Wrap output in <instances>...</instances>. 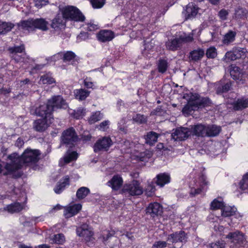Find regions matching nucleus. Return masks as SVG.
I'll return each mask as SVG.
<instances>
[{"label": "nucleus", "mask_w": 248, "mask_h": 248, "mask_svg": "<svg viewBox=\"0 0 248 248\" xmlns=\"http://www.w3.org/2000/svg\"><path fill=\"white\" fill-rule=\"evenodd\" d=\"M90 34L88 32L81 31L77 36V40L79 41H85L89 38Z\"/></svg>", "instance_id": "56"}, {"label": "nucleus", "mask_w": 248, "mask_h": 248, "mask_svg": "<svg viewBox=\"0 0 248 248\" xmlns=\"http://www.w3.org/2000/svg\"><path fill=\"white\" fill-rule=\"evenodd\" d=\"M14 27V24L11 22H2L0 24V34H5L11 31Z\"/></svg>", "instance_id": "38"}, {"label": "nucleus", "mask_w": 248, "mask_h": 248, "mask_svg": "<svg viewBox=\"0 0 248 248\" xmlns=\"http://www.w3.org/2000/svg\"><path fill=\"white\" fill-rule=\"evenodd\" d=\"M155 184V182H151L148 184L145 190V193L148 196H152L154 194L156 190Z\"/></svg>", "instance_id": "46"}, {"label": "nucleus", "mask_w": 248, "mask_h": 248, "mask_svg": "<svg viewBox=\"0 0 248 248\" xmlns=\"http://www.w3.org/2000/svg\"><path fill=\"white\" fill-rule=\"evenodd\" d=\"M233 55L236 59H238L245 56V52L241 48H236L233 49Z\"/></svg>", "instance_id": "54"}, {"label": "nucleus", "mask_w": 248, "mask_h": 248, "mask_svg": "<svg viewBox=\"0 0 248 248\" xmlns=\"http://www.w3.org/2000/svg\"><path fill=\"white\" fill-rule=\"evenodd\" d=\"M40 81L44 84H51L56 82L55 79L52 76V74L49 73L42 76L40 78Z\"/></svg>", "instance_id": "42"}, {"label": "nucleus", "mask_w": 248, "mask_h": 248, "mask_svg": "<svg viewBox=\"0 0 248 248\" xmlns=\"http://www.w3.org/2000/svg\"><path fill=\"white\" fill-rule=\"evenodd\" d=\"M146 213L154 219L155 217H160L162 216L163 208L162 205L158 202H154L150 203L145 209Z\"/></svg>", "instance_id": "9"}, {"label": "nucleus", "mask_w": 248, "mask_h": 248, "mask_svg": "<svg viewBox=\"0 0 248 248\" xmlns=\"http://www.w3.org/2000/svg\"><path fill=\"white\" fill-rule=\"evenodd\" d=\"M42 119H38L35 120L33 123V128L37 132H43L45 131L48 127L47 121H50L53 118H45L44 116H40Z\"/></svg>", "instance_id": "13"}, {"label": "nucleus", "mask_w": 248, "mask_h": 248, "mask_svg": "<svg viewBox=\"0 0 248 248\" xmlns=\"http://www.w3.org/2000/svg\"><path fill=\"white\" fill-rule=\"evenodd\" d=\"M229 14L228 12L225 9H221L218 12V16L220 19L222 20H225L227 18V16Z\"/></svg>", "instance_id": "62"}, {"label": "nucleus", "mask_w": 248, "mask_h": 248, "mask_svg": "<svg viewBox=\"0 0 248 248\" xmlns=\"http://www.w3.org/2000/svg\"><path fill=\"white\" fill-rule=\"evenodd\" d=\"M156 180L155 181V184L162 187L165 185L168 184L170 182L171 178L167 173H160L157 174L155 177Z\"/></svg>", "instance_id": "20"}, {"label": "nucleus", "mask_w": 248, "mask_h": 248, "mask_svg": "<svg viewBox=\"0 0 248 248\" xmlns=\"http://www.w3.org/2000/svg\"><path fill=\"white\" fill-rule=\"evenodd\" d=\"M113 145V141L109 137L104 136L99 138L93 146V151L98 153L100 151H108Z\"/></svg>", "instance_id": "8"}, {"label": "nucleus", "mask_w": 248, "mask_h": 248, "mask_svg": "<svg viewBox=\"0 0 248 248\" xmlns=\"http://www.w3.org/2000/svg\"><path fill=\"white\" fill-rule=\"evenodd\" d=\"M187 234L183 230L175 232L168 235L167 241L173 243H185L187 239Z\"/></svg>", "instance_id": "12"}, {"label": "nucleus", "mask_w": 248, "mask_h": 248, "mask_svg": "<svg viewBox=\"0 0 248 248\" xmlns=\"http://www.w3.org/2000/svg\"><path fill=\"white\" fill-rule=\"evenodd\" d=\"M7 51L10 58L17 63L21 62L23 59L22 56L18 55V53L25 52V46L24 44H21L19 46H10L8 48Z\"/></svg>", "instance_id": "10"}, {"label": "nucleus", "mask_w": 248, "mask_h": 248, "mask_svg": "<svg viewBox=\"0 0 248 248\" xmlns=\"http://www.w3.org/2000/svg\"><path fill=\"white\" fill-rule=\"evenodd\" d=\"M89 1L93 9H100L106 3V0H89Z\"/></svg>", "instance_id": "48"}, {"label": "nucleus", "mask_w": 248, "mask_h": 248, "mask_svg": "<svg viewBox=\"0 0 248 248\" xmlns=\"http://www.w3.org/2000/svg\"><path fill=\"white\" fill-rule=\"evenodd\" d=\"M217 50L214 46L210 47L206 50V55L208 59H213L217 56Z\"/></svg>", "instance_id": "50"}, {"label": "nucleus", "mask_w": 248, "mask_h": 248, "mask_svg": "<svg viewBox=\"0 0 248 248\" xmlns=\"http://www.w3.org/2000/svg\"><path fill=\"white\" fill-rule=\"evenodd\" d=\"M86 25L87 26V27H85V29L89 31H93L97 30L99 28L97 25L91 22L90 23H87L86 24Z\"/></svg>", "instance_id": "58"}, {"label": "nucleus", "mask_w": 248, "mask_h": 248, "mask_svg": "<svg viewBox=\"0 0 248 248\" xmlns=\"http://www.w3.org/2000/svg\"><path fill=\"white\" fill-rule=\"evenodd\" d=\"M233 109L235 110H241L248 108V98H238L232 104Z\"/></svg>", "instance_id": "28"}, {"label": "nucleus", "mask_w": 248, "mask_h": 248, "mask_svg": "<svg viewBox=\"0 0 248 248\" xmlns=\"http://www.w3.org/2000/svg\"><path fill=\"white\" fill-rule=\"evenodd\" d=\"M8 159L11 161L6 163L5 169L8 172H14L22 168L23 163L17 154L14 153L8 156Z\"/></svg>", "instance_id": "7"}, {"label": "nucleus", "mask_w": 248, "mask_h": 248, "mask_svg": "<svg viewBox=\"0 0 248 248\" xmlns=\"http://www.w3.org/2000/svg\"><path fill=\"white\" fill-rule=\"evenodd\" d=\"M98 40L101 42H109L115 37L114 33L110 30H102L96 34Z\"/></svg>", "instance_id": "15"}, {"label": "nucleus", "mask_w": 248, "mask_h": 248, "mask_svg": "<svg viewBox=\"0 0 248 248\" xmlns=\"http://www.w3.org/2000/svg\"><path fill=\"white\" fill-rule=\"evenodd\" d=\"M206 126L202 124H197L192 126L190 129L191 136L203 138L206 137Z\"/></svg>", "instance_id": "19"}, {"label": "nucleus", "mask_w": 248, "mask_h": 248, "mask_svg": "<svg viewBox=\"0 0 248 248\" xmlns=\"http://www.w3.org/2000/svg\"><path fill=\"white\" fill-rule=\"evenodd\" d=\"M168 62L166 60L160 59L157 64V70L161 74L165 73L168 68Z\"/></svg>", "instance_id": "39"}, {"label": "nucleus", "mask_w": 248, "mask_h": 248, "mask_svg": "<svg viewBox=\"0 0 248 248\" xmlns=\"http://www.w3.org/2000/svg\"><path fill=\"white\" fill-rule=\"evenodd\" d=\"M237 211L234 206H232L225 203L221 211V216L224 217H230L235 215Z\"/></svg>", "instance_id": "27"}, {"label": "nucleus", "mask_w": 248, "mask_h": 248, "mask_svg": "<svg viewBox=\"0 0 248 248\" xmlns=\"http://www.w3.org/2000/svg\"><path fill=\"white\" fill-rule=\"evenodd\" d=\"M232 86L231 82H227L223 85H221L217 87V94H221L228 92L230 90Z\"/></svg>", "instance_id": "45"}, {"label": "nucleus", "mask_w": 248, "mask_h": 248, "mask_svg": "<svg viewBox=\"0 0 248 248\" xmlns=\"http://www.w3.org/2000/svg\"><path fill=\"white\" fill-rule=\"evenodd\" d=\"M66 21H64L62 16L58 14L51 20L50 27L55 31H58L66 26Z\"/></svg>", "instance_id": "18"}, {"label": "nucleus", "mask_w": 248, "mask_h": 248, "mask_svg": "<svg viewBox=\"0 0 248 248\" xmlns=\"http://www.w3.org/2000/svg\"><path fill=\"white\" fill-rule=\"evenodd\" d=\"M90 192L89 188L87 187L82 186L77 191L76 197L79 201H80L85 198Z\"/></svg>", "instance_id": "35"}, {"label": "nucleus", "mask_w": 248, "mask_h": 248, "mask_svg": "<svg viewBox=\"0 0 248 248\" xmlns=\"http://www.w3.org/2000/svg\"><path fill=\"white\" fill-rule=\"evenodd\" d=\"M77 235L80 237H83L85 240L89 242L92 240L94 233L93 231L88 229H84L82 227H78L76 229Z\"/></svg>", "instance_id": "24"}, {"label": "nucleus", "mask_w": 248, "mask_h": 248, "mask_svg": "<svg viewBox=\"0 0 248 248\" xmlns=\"http://www.w3.org/2000/svg\"><path fill=\"white\" fill-rule=\"evenodd\" d=\"M123 179L119 174H115L111 179L107 182V185L114 191H118L123 186Z\"/></svg>", "instance_id": "14"}, {"label": "nucleus", "mask_w": 248, "mask_h": 248, "mask_svg": "<svg viewBox=\"0 0 248 248\" xmlns=\"http://www.w3.org/2000/svg\"><path fill=\"white\" fill-rule=\"evenodd\" d=\"M191 136L190 129L187 127H180L176 128L172 133L171 137L175 141H183Z\"/></svg>", "instance_id": "11"}, {"label": "nucleus", "mask_w": 248, "mask_h": 248, "mask_svg": "<svg viewBox=\"0 0 248 248\" xmlns=\"http://www.w3.org/2000/svg\"><path fill=\"white\" fill-rule=\"evenodd\" d=\"M200 187L203 189L204 186H207L208 184L206 180V177L204 175H202L200 177Z\"/></svg>", "instance_id": "63"}, {"label": "nucleus", "mask_w": 248, "mask_h": 248, "mask_svg": "<svg viewBox=\"0 0 248 248\" xmlns=\"http://www.w3.org/2000/svg\"><path fill=\"white\" fill-rule=\"evenodd\" d=\"M204 55V51L202 48H199L190 52L189 57L191 60L197 62L201 60Z\"/></svg>", "instance_id": "32"}, {"label": "nucleus", "mask_w": 248, "mask_h": 248, "mask_svg": "<svg viewBox=\"0 0 248 248\" xmlns=\"http://www.w3.org/2000/svg\"><path fill=\"white\" fill-rule=\"evenodd\" d=\"M59 55H62V60L63 62H66L72 61V64L74 65L78 62V58L76 54L72 51H67L63 53L60 52Z\"/></svg>", "instance_id": "21"}, {"label": "nucleus", "mask_w": 248, "mask_h": 248, "mask_svg": "<svg viewBox=\"0 0 248 248\" xmlns=\"http://www.w3.org/2000/svg\"><path fill=\"white\" fill-rule=\"evenodd\" d=\"M107 234L106 235L102 234L101 236V238H102V241L104 243L106 242L109 238L113 236L115 233L116 232L112 230L111 231L107 230Z\"/></svg>", "instance_id": "51"}, {"label": "nucleus", "mask_w": 248, "mask_h": 248, "mask_svg": "<svg viewBox=\"0 0 248 248\" xmlns=\"http://www.w3.org/2000/svg\"><path fill=\"white\" fill-rule=\"evenodd\" d=\"M34 4L37 8H40L48 3V0H34Z\"/></svg>", "instance_id": "60"}, {"label": "nucleus", "mask_w": 248, "mask_h": 248, "mask_svg": "<svg viewBox=\"0 0 248 248\" xmlns=\"http://www.w3.org/2000/svg\"><path fill=\"white\" fill-rule=\"evenodd\" d=\"M203 188L201 187H198L195 188L194 187H191L190 188L189 195L191 197H195L200 194H201Z\"/></svg>", "instance_id": "55"}, {"label": "nucleus", "mask_w": 248, "mask_h": 248, "mask_svg": "<svg viewBox=\"0 0 248 248\" xmlns=\"http://www.w3.org/2000/svg\"><path fill=\"white\" fill-rule=\"evenodd\" d=\"M188 17L195 16L198 13V9L192 3L187 5L186 9Z\"/></svg>", "instance_id": "44"}, {"label": "nucleus", "mask_w": 248, "mask_h": 248, "mask_svg": "<svg viewBox=\"0 0 248 248\" xmlns=\"http://www.w3.org/2000/svg\"><path fill=\"white\" fill-rule=\"evenodd\" d=\"M167 246V243L164 241H155L152 246V248H165Z\"/></svg>", "instance_id": "57"}, {"label": "nucleus", "mask_w": 248, "mask_h": 248, "mask_svg": "<svg viewBox=\"0 0 248 248\" xmlns=\"http://www.w3.org/2000/svg\"><path fill=\"white\" fill-rule=\"evenodd\" d=\"M82 209V205L80 203H76L67 207L64 210V214L66 215L69 214L71 216L77 215Z\"/></svg>", "instance_id": "30"}, {"label": "nucleus", "mask_w": 248, "mask_h": 248, "mask_svg": "<svg viewBox=\"0 0 248 248\" xmlns=\"http://www.w3.org/2000/svg\"><path fill=\"white\" fill-rule=\"evenodd\" d=\"M66 107V101L61 95H54L47 99L46 103L36 108L35 113L37 116H44L46 118H53L54 111Z\"/></svg>", "instance_id": "1"}, {"label": "nucleus", "mask_w": 248, "mask_h": 248, "mask_svg": "<svg viewBox=\"0 0 248 248\" xmlns=\"http://www.w3.org/2000/svg\"><path fill=\"white\" fill-rule=\"evenodd\" d=\"M195 100L189 99L187 103L183 107L182 112L183 114L187 115L190 114L191 113L197 108Z\"/></svg>", "instance_id": "31"}, {"label": "nucleus", "mask_w": 248, "mask_h": 248, "mask_svg": "<svg viewBox=\"0 0 248 248\" xmlns=\"http://www.w3.org/2000/svg\"><path fill=\"white\" fill-rule=\"evenodd\" d=\"M240 188L245 191L248 190V172L246 173L243 176L242 179L239 183Z\"/></svg>", "instance_id": "47"}, {"label": "nucleus", "mask_w": 248, "mask_h": 248, "mask_svg": "<svg viewBox=\"0 0 248 248\" xmlns=\"http://www.w3.org/2000/svg\"><path fill=\"white\" fill-rule=\"evenodd\" d=\"M85 114L86 109L82 107H79L77 110H74L71 115L74 118L79 120L82 119Z\"/></svg>", "instance_id": "40"}, {"label": "nucleus", "mask_w": 248, "mask_h": 248, "mask_svg": "<svg viewBox=\"0 0 248 248\" xmlns=\"http://www.w3.org/2000/svg\"><path fill=\"white\" fill-rule=\"evenodd\" d=\"M24 30L38 29L42 31H46L48 28L49 23L44 18H29L27 20H22L17 24Z\"/></svg>", "instance_id": "3"}, {"label": "nucleus", "mask_w": 248, "mask_h": 248, "mask_svg": "<svg viewBox=\"0 0 248 248\" xmlns=\"http://www.w3.org/2000/svg\"><path fill=\"white\" fill-rule=\"evenodd\" d=\"M52 241L55 243L62 244L65 241L64 235L62 233L55 234L52 239Z\"/></svg>", "instance_id": "49"}, {"label": "nucleus", "mask_w": 248, "mask_h": 248, "mask_svg": "<svg viewBox=\"0 0 248 248\" xmlns=\"http://www.w3.org/2000/svg\"><path fill=\"white\" fill-rule=\"evenodd\" d=\"M41 152L38 149L27 148L19 156L23 164L27 166L36 164L40 160Z\"/></svg>", "instance_id": "5"}, {"label": "nucleus", "mask_w": 248, "mask_h": 248, "mask_svg": "<svg viewBox=\"0 0 248 248\" xmlns=\"http://www.w3.org/2000/svg\"><path fill=\"white\" fill-rule=\"evenodd\" d=\"M160 134L154 132L150 131L145 136V142L151 146L154 145L157 141Z\"/></svg>", "instance_id": "29"}, {"label": "nucleus", "mask_w": 248, "mask_h": 248, "mask_svg": "<svg viewBox=\"0 0 248 248\" xmlns=\"http://www.w3.org/2000/svg\"><path fill=\"white\" fill-rule=\"evenodd\" d=\"M226 243L223 240L217 241L215 243H211L209 248H224Z\"/></svg>", "instance_id": "52"}, {"label": "nucleus", "mask_w": 248, "mask_h": 248, "mask_svg": "<svg viewBox=\"0 0 248 248\" xmlns=\"http://www.w3.org/2000/svg\"><path fill=\"white\" fill-rule=\"evenodd\" d=\"M109 121L108 120H105L101 122L97 126V128L98 130L106 131L108 128L109 125Z\"/></svg>", "instance_id": "53"}, {"label": "nucleus", "mask_w": 248, "mask_h": 248, "mask_svg": "<svg viewBox=\"0 0 248 248\" xmlns=\"http://www.w3.org/2000/svg\"><path fill=\"white\" fill-rule=\"evenodd\" d=\"M236 32L232 30L229 31L224 36L222 42L223 44L228 45L233 42L235 39Z\"/></svg>", "instance_id": "34"}, {"label": "nucleus", "mask_w": 248, "mask_h": 248, "mask_svg": "<svg viewBox=\"0 0 248 248\" xmlns=\"http://www.w3.org/2000/svg\"><path fill=\"white\" fill-rule=\"evenodd\" d=\"M247 14L246 11L243 8H239L235 11L236 17L238 18H243L246 16Z\"/></svg>", "instance_id": "59"}, {"label": "nucleus", "mask_w": 248, "mask_h": 248, "mask_svg": "<svg viewBox=\"0 0 248 248\" xmlns=\"http://www.w3.org/2000/svg\"><path fill=\"white\" fill-rule=\"evenodd\" d=\"M103 118V115L99 111H96L92 113L91 116L88 119V122L90 124H93L101 120Z\"/></svg>", "instance_id": "36"}, {"label": "nucleus", "mask_w": 248, "mask_h": 248, "mask_svg": "<svg viewBox=\"0 0 248 248\" xmlns=\"http://www.w3.org/2000/svg\"><path fill=\"white\" fill-rule=\"evenodd\" d=\"M61 12L64 21L66 22L70 21L75 24L78 23H83L85 21V16L76 6H65L61 9Z\"/></svg>", "instance_id": "2"}, {"label": "nucleus", "mask_w": 248, "mask_h": 248, "mask_svg": "<svg viewBox=\"0 0 248 248\" xmlns=\"http://www.w3.org/2000/svg\"><path fill=\"white\" fill-rule=\"evenodd\" d=\"M90 92L83 89L76 90V97L80 100H85L90 94Z\"/></svg>", "instance_id": "41"}, {"label": "nucleus", "mask_w": 248, "mask_h": 248, "mask_svg": "<svg viewBox=\"0 0 248 248\" xmlns=\"http://www.w3.org/2000/svg\"><path fill=\"white\" fill-rule=\"evenodd\" d=\"M92 136L90 134H88V135L82 134L81 135V138L80 139V141L82 140L83 142H86L87 141H90L92 139Z\"/></svg>", "instance_id": "64"}, {"label": "nucleus", "mask_w": 248, "mask_h": 248, "mask_svg": "<svg viewBox=\"0 0 248 248\" xmlns=\"http://www.w3.org/2000/svg\"><path fill=\"white\" fill-rule=\"evenodd\" d=\"M180 41L181 42L182 45L184 43H189L191 42L193 40V38L191 35H187L186 36H180L179 37Z\"/></svg>", "instance_id": "61"}, {"label": "nucleus", "mask_w": 248, "mask_h": 248, "mask_svg": "<svg viewBox=\"0 0 248 248\" xmlns=\"http://www.w3.org/2000/svg\"><path fill=\"white\" fill-rule=\"evenodd\" d=\"M70 184V178L68 175H66L61 179L57 183L56 186L54 188V192L57 194H61L66 188Z\"/></svg>", "instance_id": "17"}, {"label": "nucleus", "mask_w": 248, "mask_h": 248, "mask_svg": "<svg viewBox=\"0 0 248 248\" xmlns=\"http://www.w3.org/2000/svg\"><path fill=\"white\" fill-rule=\"evenodd\" d=\"M143 190L140 182L133 180L130 183L124 184L120 191V193L127 197L140 196L142 194Z\"/></svg>", "instance_id": "4"}, {"label": "nucleus", "mask_w": 248, "mask_h": 248, "mask_svg": "<svg viewBox=\"0 0 248 248\" xmlns=\"http://www.w3.org/2000/svg\"><path fill=\"white\" fill-rule=\"evenodd\" d=\"M61 140L63 144L72 147L76 143L80 141V139L74 128L70 127L62 132Z\"/></svg>", "instance_id": "6"}, {"label": "nucleus", "mask_w": 248, "mask_h": 248, "mask_svg": "<svg viewBox=\"0 0 248 248\" xmlns=\"http://www.w3.org/2000/svg\"><path fill=\"white\" fill-rule=\"evenodd\" d=\"M197 108H204L211 106L212 104V101L208 97H203L198 101H195Z\"/></svg>", "instance_id": "33"}, {"label": "nucleus", "mask_w": 248, "mask_h": 248, "mask_svg": "<svg viewBox=\"0 0 248 248\" xmlns=\"http://www.w3.org/2000/svg\"><path fill=\"white\" fill-rule=\"evenodd\" d=\"M221 127L215 124L206 126V137H215L218 136L221 131Z\"/></svg>", "instance_id": "26"}, {"label": "nucleus", "mask_w": 248, "mask_h": 248, "mask_svg": "<svg viewBox=\"0 0 248 248\" xmlns=\"http://www.w3.org/2000/svg\"><path fill=\"white\" fill-rule=\"evenodd\" d=\"M182 46L179 37L171 39L166 43V46L167 49L172 51L180 49Z\"/></svg>", "instance_id": "23"}, {"label": "nucleus", "mask_w": 248, "mask_h": 248, "mask_svg": "<svg viewBox=\"0 0 248 248\" xmlns=\"http://www.w3.org/2000/svg\"><path fill=\"white\" fill-rule=\"evenodd\" d=\"M225 203L223 201H219L217 199H215L210 203V209L217 210L220 209L222 210Z\"/></svg>", "instance_id": "43"}, {"label": "nucleus", "mask_w": 248, "mask_h": 248, "mask_svg": "<svg viewBox=\"0 0 248 248\" xmlns=\"http://www.w3.org/2000/svg\"><path fill=\"white\" fill-rule=\"evenodd\" d=\"M132 120L133 123H136L138 124H146L147 117L143 114L138 113L133 116Z\"/></svg>", "instance_id": "37"}, {"label": "nucleus", "mask_w": 248, "mask_h": 248, "mask_svg": "<svg viewBox=\"0 0 248 248\" xmlns=\"http://www.w3.org/2000/svg\"><path fill=\"white\" fill-rule=\"evenodd\" d=\"M234 244L241 246L243 244L244 237L243 234L239 231L234 232H230L226 237Z\"/></svg>", "instance_id": "16"}, {"label": "nucleus", "mask_w": 248, "mask_h": 248, "mask_svg": "<svg viewBox=\"0 0 248 248\" xmlns=\"http://www.w3.org/2000/svg\"><path fill=\"white\" fill-rule=\"evenodd\" d=\"M23 209V207L21 203L15 202L4 207L3 211H7L10 214H14L15 213L20 212Z\"/></svg>", "instance_id": "25"}, {"label": "nucleus", "mask_w": 248, "mask_h": 248, "mask_svg": "<svg viewBox=\"0 0 248 248\" xmlns=\"http://www.w3.org/2000/svg\"><path fill=\"white\" fill-rule=\"evenodd\" d=\"M230 73L231 77L235 80H242L243 72L242 69L234 64H231L230 66Z\"/></svg>", "instance_id": "22"}]
</instances>
